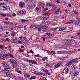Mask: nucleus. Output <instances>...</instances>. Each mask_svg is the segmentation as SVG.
<instances>
[{
	"mask_svg": "<svg viewBox=\"0 0 80 80\" xmlns=\"http://www.w3.org/2000/svg\"><path fill=\"white\" fill-rule=\"evenodd\" d=\"M52 5H53V4L52 2H46V6L48 7H52Z\"/></svg>",
	"mask_w": 80,
	"mask_h": 80,
	"instance_id": "3",
	"label": "nucleus"
},
{
	"mask_svg": "<svg viewBox=\"0 0 80 80\" xmlns=\"http://www.w3.org/2000/svg\"><path fill=\"white\" fill-rule=\"evenodd\" d=\"M9 56H10V57H12V58H14L13 57V55H12L11 54H9Z\"/></svg>",
	"mask_w": 80,
	"mask_h": 80,
	"instance_id": "36",
	"label": "nucleus"
},
{
	"mask_svg": "<svg viewBox=\"0 0 80 80\" xmlns=\"http://www.w3.org/2000/svg\"><path fill=\"white\" fill-rule=\"evenodd\" d=\"M67 57H62V60H66L67 59Z\"/></svg>",
	"mask_w": 80,
	"mask_h": 80,
	"instance_id": "28",
	"label": "nucleus"
},
{
	"mask_svg": "<svg viewBox=\"0 0 80 80\" xmlns=\"http://www.w3.org/2000/svg\"><path fill=\"white\" fill-rule=\"evenodd\" d=\"M4 3L3 2H0V5H3Z\"/></svg>",
	"mask_w": 80,
	"mask_h": 80,
	"instance_id": "51",
	"label": "nucleus"
},
{
	"mask_svg": "<svg viewBox=\"0 0 80 80\" xmlns=\"http://www.w3.org/2000/svg\"><path fill=\"white\" fill-rule=\"evenodd\" d=\"M57 53H58L59 54H60L62 53L61 51L57 52Z\"/></svg>",
	"mask_w": 80,
	"mask_h": 80,
	"instance_id": "38",
	"label": "nucleus"
},
{
	"mask_svg": "<svg viewBox=\"0 0 80 80\" xmlns=\"http://www.w3.org/2000/svg\"><path fill=\"white\" fill-rule=\"evenodd\" d=\"M79 73V72H76L74 73L73 75L75 77V76H77V75H78Z\"/></svg>",
	"mask_w": 80,
	"mask_h": 80,
	"instance_id": "18",
	"label": "nucleus"
},
{
	"mask_svg": "<svg viewBox=\"0 0 80 80\" xmlns=\"http://www.w3.org/2000/svg\"><path fill=\"white\" fill-rule=\"evenodd\" d=\"M30 6H27L26 7V8H28V9H29L30 8Z\"/></svg>",
	"mask_w": 80,
	"mask_h": 80,
	"instance_id": "32",
	"label": "nucleus"
},
{
	"mask_svg": "<svg viewBox=\"0 0 80 80\" xmlns=\"http://www.w3.org/2000/svg\"><path fill=\"white\" fill-rule=\"evenodd\" d=\"M45 51H47V53H50V52L48 50H46Z\"/></svg>",
	"mask_w": 80,
	"mask_h": 80,
	"instance_id": "47",
	"label": "nucleus"
},
{
	"mask_svg": "<svg viewBox=\"0 0 80 80\" xmlns=\"http://www.w3.org/2000/svg\"><path fill=\"white\" fill-rule=\"evenodd\" d=\"M66 30H67L66 28V27H65L59 28V31H60L61 32V31H63V30H65V31H66Z\"/></svg>",
	"mask_w": 80,
	"mask_h": 80,
	"instance_id": "7",
	"label": "nucleus"
},
{
	"mask_svg": "<svg viewBox=\"0 0 80 80\" xmlns=\"http://www.w3.org/2000/svg\"><path fill=\"white\" fill-rule=\"evenodd\" d=\"M35 56V57H40V55L39 54H37V55H36Z\"/></svg>",
	"mask_w": 80,
	"mask_h": 80,
	"instance_id": "53",
	"label": "nucleus"
},
{
	"mask_svg": "<svg viewBox=\"0 0 80 80\" xmlns=\"http://www.w3.org/2000/svg\"><path fill=\"white\" fill-rule=\"evenodd\" d=\"M32 28L33 29H35V28H38V25H34L32 26Z\"/></svg>",
	"mask_w": 80,
	"mask_h": 80,
	"instance_id": "13",
	"label": "nucleus"
},
{
	"mask_svg": "<svg viewBox=\"0 0 80 80\" xmlns=\"http://www.w3.org/2000/svg\"><path fill=\"white\" fill-rule=\"evenodd\" d=\"M8 6H4V10H8Z\"/></svg>",
	"mask_w": 80,
	"mask_h": 80,
	"instance_id": "21",
	"label": "nucleus"
},
{
	"mask_svg": "<svg viewBox=\"0 0 80 80\" xmlns=\"http://www.w3.org/2000/svg\"><path fill=\"white\" fill-rule=\"evenodd\" d=\"M24 47V46H21V48H23Z\"/></svg>",
	"mask_w": 80,
	"mask_h": 80,
	"instance_id": "57",
	"label": "nucleus"
},
{
	"mask_svg": "<svg viewBox=\"0 0 80 80\" xmlns=\"http://www.w3.org/2000/svg\"><path fill=\"white\" fill-rule=\"evenodd\" d=\"M57 3H60V1L59 0H57Z\"/></svg>",
	"mask_w": 80,
	"mask_h": 80,
	"instance_id": "60",
	"label": "nucleus"
},
{
	"mask_svg": "<svg viewBox=\"0 0 80 80\" xmlns=\"http://www.w3.org/2000/svg\"><path fill=\"white\" fill-rule=\"evenodd\" d=\"M1 15L2 16H3V17H6L7 16V15L5 14H1Z\"/></svg>",
	"mask_w": 80,
	"mask_h": 80,
	"instance_id": "26",
	"label": "nucleus"
},
{
	"mask_svg": "<svg viewBox=\"0 0 80 80\" xmlns=\"http://www.w3.org/2000/svg\"><path fill=\"white\" fill-rule=\"evenodd\" d=\"M51 53H53V54H54V55L55 54V51H51Z\"/></svg>",
	"mask_w": 80,
	"mask_h": 80,
	"instance_id": "30",
	"label": "nucleus"
},
{
	"mask_svg": "<svg viewBox=\"0 0 80 80\" xmlns=\"http://www.w3.org/2000/svg\"><path fill=\"white\" fill-rule=\"evenodd\" d=\"M75 66H76V65H72L71 66V68L72 69V70H75L76 69V68H75Z\"/></svg>",
	"mask_w": 80,
	"mask_h": 80,
	"instance_id": "17",
	"label": "nucleus"
},
{
	"mask_svg": "<svg viewBox=\"0 0 80 80\" xmlns=\"http://www.w3.org/2000/svg\"><path fill=\"white\" fill-rule=\"evenodd\" d=\"M40 5L41 6V7H42V8H43V4L42 2H40Z\"/></svg>",
	"mask_w": 80,
	"mask_h": 80,
	"instance_id": "23",
	"label": "nucleus"
},
{
	"mask_svg": "<svg viewBox=\"0 0 80 80\" xmlns=\"http://www.w3.org/2000/svg\"><path fill=\"white\" fill-rule=\"evenodd\" d=\"M0 48H3V46L2 45H0Z\"/></svg>",
	"mask_w": 80,
	"mask_h": 80,
	"instance_id": "40",
	"label": "nucleus"
},
{
	"mask_svg": "<svg viewBox=\"0 0 80 80\" xmlns=\"http://www.w3.org/2000/svg\"><path fill=\"white\" fill-rule=\"evenodd\" d=\"M27 77H28V78H30V75H27Z\"/></svg>",
	"mask_w": 80,
	"mask_h": 80,
	"instance_id": "62",
	"label": "nucleus"
},
{
	"mask_svg": "<svg viewBox=\"0 0 80 80\" xmlns=\"http://www.w3.org/2000/svg\"><path fill=\"white\" fill-rule=\"evenodd\" d=\"M30 53H33V51L32 50L30 51Z\"/></svg>",
	"mask_w": 80,
	"mask_h": 80,
	"instance_id": "48",
	"label": "nucleus"
},
{
	"mask_svg": "<svg viewBox=\"0 0 80 80\" xmlns=\"http://www.w3.org/2000/svg\"><path fill=\"white\" fill-rule=\"evenodd\" d=\"M36 8L37 11H38V10H39L38 9L39 8L38 7H37Z\"/></svg>",
	"mask_w": 80,
	"mask_h": 80,
	"instance_id": "45",
	"label": "nucleus"
},
{
	"mask_svg": "<svg viewBox=\"0 0 80 80\" xmlns=\"http://www.w3.org/2000/svg\"><path fill=\"white\" fill-rule=\"evenodd\" d=\"M45 72H46V73H48V70H45Z\"/></svg>",
	"mask_w": 80,
	"mask_h": 80,
	"instance_id": "52",
	"label": "nucleus"
},
{
	"mask_svg": "<svg viewBox=\"0 0 80 80\" xmlns=\"http://www.w3.org/2000/svg\"><path fill=\"white\" fill-rule=\"evenodd\" d=\"M48 8H44V10H45V11H46V10H48Z\"/></svg>",
	"mask_w": 80,
	"mask_h": 80,
	"instance_id": "55",
	"label": "nucleus"
},
{
	"mask_svg": "<svg viewBox=\"0 0 80 80\" xmlns=\"http://www.w3.org/2000/svg\"><path fill=\"white\" fill-rule=\"evenodd\" d=\"M38 30L39 31H41L42 30V28H38Z\"/></svg>",
	"mask_w": 80,
	"mask_h": 80,
	"instance_id": "56",
	"label": "nucleus"
},
{
	"mask_svg": "<svg viewBox=\"0 0 80 80\" xmlns=\"http://www.w3.org/2000/svg\"><path fill=\"white\" fill-rule=\"evenodd\" d=\"M3 23L6 25H10V22L4 21Z\"/></svg>",
	"mask_w": 80,
	"mask_h": 80,
	"instance_id": "10",
	"label": "nucleus"
},
{
	"mask_svg": "<svg viewBox=\"0 0 80 80\" xmlns=\"http://www.w3.org/2000/svg\"><path fill=\"white\" fill-rule=\"evenodd\" d=\"M44 15L46 16H49L50 15V13L49 11H48L47 12L45 13Z\"/></svg>",
	"mask_w": 80,
	"mask_h": 80,
	"instance_id": "11",
	"label": "nucleus"
},
{
	"mask_svg": "<svg viewBox=\"0 0 80 80\" xmlns=\"http://www.w3.org/2000/svg\"><path fill=\"white\" fill-rule=\"evenodd\" d=\"M42 38H43V39L42 40L43 41H45V36H44V37H42Z\"/></svg>",
	"mask_w": 80,
	"mask_h": 80,
	"instance_id": "34",
	"label": "nucleus"
},
{
	"mask_svg": "<svg viewBox=\"0 0 80 80\" xmlns=\"http://www.w3.org/2000/svg\"><path fill=\"white\" fill-rule=\"evenodd\" d=\"M72 65V64L71 63L70 61L66 63V66H69V65Z\"/></svg>",
	"mask_w": 80,
	"mask_h": 80,
	"instance_id": "16",
	"label": "nucleus"
},
{
	"mask_svg": "<svg viewBox=\"0 0 80 80\" xmlns=\"http://www.w3.org/2000/svg\"><path fill=\"white\" fill-rule=\"evenodd\" d=\"M47 22V23H48V24L49 25V24H50V23H51V22L49 21L48 22Z\"/></svg>",
	"mask_w": 80,
	"mask_h": 80,
	"instance_id": "44",
	"label": "nucleus"
},
{
	"mask_svg": "<svg viewBox=\"0 0 80 80\" xmlns=\"http://www.w3.org/2000/svg\"><path fill=\"white\" fill-rule=\"evenodd\" d=\"M69 70H70V68H68L65 71L66 74H67L68 73V72Z\"/></svg>",
	"mask_w": 80,
	"mask_h": 80,
	"instance_id": "19",
	"label": "nucleus"
},
{
	"mask_svg": "<svg viewBox=\"0 0 80 80\" xmlns=\"http://www.w3.org/2000/svg\"><path fill=\"white\" fill-rule=\"evenodd\" d=\"M23 42L24 43H27V41H26L25 40H24Z\"/></svg>",
	"mask_w": 80,
	"mask_h": 80,
	"instance_id": "42",
	"label": "nucleus"
},
{
	"mask_svg": "<svg viewBox=\"0 0 80 80\" xmlns=\"http://www.w3.org/2000/svg\"><path fill=\"white\" fill-rule=\"evenodd\" d=\"M2 64H3V65H7V63H6V62H3Z\"/></svg>",
	"mask_w": 80,
	"mask_h": 80,
	"instance_id": "39",
	"label": "nucleus"
},
{
	"mask_svg": "<svg viewBox=\"0 0 80 80\" xmlns=\"http://www.w3.org/2000/svg\"><path fill=\"white\" fill-rule=\"evenodd\" d=\"M8 54H5V57H8Z\"/></svg>",
	"mask_w": 80,
	"mask_h": 80,
	"instance_id": "50",
	"label": "nucleus"
},
{
	"mask_svg": "<svg viewBox=\"0 0 80 80\" xmlns=\"http://www.w3.org/2000/svg\"><path fill=\"white\" fill-rule=\"evenodd\" d=\"M2 67H4L6 70L10 69V67L9 66V65H8V64H6L5 65H2Z\"/></svg>",
	"mask_w": 80,
	"mask_h": 80,
	"instance_id": "1",
	"label": "nucleus"
},
{
	"mask_svg": "<svg viewBox=\"0 0 80 80\" xmlns=\"http://www.w3.org/2000/svg\"><path fill=\"white\" fill-rule=\"evenodd\" d=\"M77 35H80V32H79L78 33H77Z\"/></svg>",
	"mask_w": 80,
	"mask_h": 80,
	"instance_id": "63",
	"label": "nucleus"
},
{
	"mask_svg": "<svg viewBox=\"0 0 80 80\" xmlns=\"http://www.w3.org/2000/svg\"><path fill=\"white\" fill-rule=\"evenodd\" d=\"M62 65V62L61 61H59L58 62V63L56 64V65L55 66V68H57L59 66H60V65Z\"/></svg>",
	"mask_w": 80,
	"mask_h": 80,
	"instance_id": "2",
	"label": "nucleus"
},
{
	"mask_svg": "<svg viewBox=\"0 0 80 80\" xmlns=\"http://www.w3.org/2000/svg\"><path fill=\"white\" fill-rule=\"evenodd\" d=\"M77 80H80V78H78L77 79Z\"/></svg>",
	"mask_w": 80,
	"mask_h": 80,
	"instance_id": "64",
	"label": "nucleus"
},
{
	"mask_svg": "<svg viewBox=\"0 0 80 80\" xmlns=\"http://www.w3.org/2000/svg\"><path fill=\"white\" fill-rule=\"evenodd\" d=\"M68 7H72L71 4H68Z\"/></svg>",
	"mask_w": 80,
	"mask_h": 80,
	"instance_id": "58",
	"label": "nucleus"
},
{
	"mask_svg": "<svg viewBox=\"0 0 80 80\" xmlns=\"http://www.w3.org/2000/svg\"><path fill=\"white\" fill-rule=\"evenodd\" d=\"M5 6H0V10H5Z\"/></svg>",
	"mask_w": 80,
	"mask_h": 80,
	"instance_id": "14",
	"label": "nucleus"
},
{
	"mask_svg": "<svg viewBox=\"0 0 80 80\" xmlns=\"http://www.w3.org/2000/svg\"><path fill=\"white\" fill-rule=\"evenodd\" d=\"M30 63H32V64H34V65L37 64V62L36 61H35L32 60H30Z\"/></svg>",
	"mask_w": 80,
	"mask_h": 80,
	"instance_id": "8",
	"label": "nucleus"
},
{
	"mask_svg": "<svg viewBox=\"0 0 80 80\" xmlns=\"http://www.w3.org/2000/svg\"><path fill=\"white\" fill-rule=\"evenodd\" d=\"M4 56H5V53L4 52L3 53H2V54H0V58H2V57H4Z\"/></svg>",
	"mask_w": 80,
	"mask_h": 80,
	"instance_id": "15",
	"label": "nucleus"
},
{
	"mask_svg": "<svg viewBox=\"0 0 80 80\" xmlns=\"http://www.w3.org/2000/svg\"><path fill=\"white\" fill-rule=\"evenodd\" d=\"M56 8H57V7L55 6V5H53L52 6L51 10L53 11V10H55Z\"/></svg>",
	"mask_w": 80,
	"mask_h": 80,
	"instance_id": "9",
	"label": "nucleus"
},
{
	"mask_svg": "<svg viewBox=\"0 0 80 80\" xmlns=\"http://www.w3.org/2000/svg\"><path fill=\"white\" fill-rule=\"evenodd\" d=\"M61 53L62 54H64V53H65V52L64 51H61Z\"/></svg>",
	"mask_w": 80,
	"mask_h": 80,
	"instance_id": "33",
	"label": "nucleus"
},
{
	"mask_svg": "<svg viewBox=\"0 0 80 80\" xmlns=\"http://www.w3.org/2000/svg\"><path fill=\"white\" fill-rule=\"evenodd\" d=\"M24 29L25 30H27V28H26V26H25L24 27Z\"/></svg>",
	"mask_w": 80,
	"mask_h": 80,
	"instance_id": "59",
	"label": "nucleus"
},
{
	"mask_svg": "<svg viewBox=\"0 0 80 80\" xmlns=\"http://www.w3.org/2000/svg\"><path fill=\"white\" fill-rule=\"evenodd\" d=\"M19 12L20 13V14L22 15V12H23V11H22L21 10L20 11H19Z\"/></svg>",
	"mask_w": 80,
	"mask_h": 80,
	"instance_id": "31",
	"label": "nucleus"
},
{
	"mask_svg": "<svg viewBox=\"0 0 80 80\" xmlns=\"http://www.w3.org/2000/svg\"><path fill=\"white\" fill-rule=\"evenodd\" d=\"M20 52H23V50L22 49H20Z\"/></svg>",
	"mask_w": 80,
	"mask_h": 80,
	"instance_id": "46",
	"label": "nucleus"
},
{
	"mask_svg": "<svg viewBox=\"0 0 80 80\" xmlns=\"http://www.w3.org/2000/svg\"><path fill=\"white\" fill-rule=\"evenodd\" d=\"M66 43H72V39H68L66 41Z\"/></svg>",
	"mask_w": 80,
	"mask_h": 80,
	"instance_id": "12",
	"label": "nucleus"
},
{
	"mask_svg": "<svg viewBox=\"0 0 80 80\" xmlns=\"http://www.w3.org/2000/svg\"><path fill=\"white\" fill-rule=\"evenodd\" d=\"M70 62H71V64H72V63H74V62H75V60L70 61Z\"/></svg>",
	"mask_w": 80,
	"mask_h": 80,
	"instance_id": "22",
	"label": "nucleus"
},
{
	"mask_svg": "<svg viewBox=\"0 0 80 80\" xmlns=\"http://www.w3.org/2000/svg\"><path fill=\"white\" fill-rule=\"evenodd\" d=\"M15 32H14L13 31L12 34L11 35V36H12V37H14V36H15Z\"/></svg>",
	"mask_w": 80,
	"mask_h": 80,
	"instance_id": "29",
	"label": "nucleus"
},
{
	"mask_svg": "<svg viewBox=\"0 0 80 80\" xmlns=\"http://www.w3.org/2000/svg\"><path fill=\"white\" fill-rule=\"evenodd\" d=\"M30 78V79H35V78H35V77L33 76V77H31Z\"/></svg>",
	"mask_w": 80,
	"mask_h": 80,
	"instance_id": "27",
	"label": "nucleus"
},
{
	"mask_svg": "<svg viewBox=\"0 0 80 80\" xmlns=\"http://www.w3.org/2000/svg\"><path fill=\"white\" fill-rule=\"evenodd\" d=\"M18 73H20V74H21L22 72L20 71H18Z\"/></svg>",
	"mask_w": 80,
	"mask_h": 80,
	"instance_id": "43",
	"label": "nucleus"
},
{
	"mask_svg": "<svg viewBox=\"0 0 80 80\" xmlns=\"http://www.w3.org/2000/svg\"><path fill=\"white\" fill-rule=\"evenodd\" d=\"M48 17H44L43 18V20H47V19H48Z\"/></svg>",
	"mask_w": 80,
	"mask_h": 80,
	"instance_id": "24",
	"label": "nucleus"
},
{
	"mask_svg": "<svg viewBox=\"0 0 80 80\" xmlns=\"http://www.w3.org/2000/svg\"><path fill=\"white\" fill-rule=\"evenodd\" d=\"M60 9L59 8L57 10H56L54 11V13H55L57 15H58V14H59V12H60Z\"/></svg>",
	"mask_w": 80,
	"mask_h": 80,
	"instance_id": "5",
	"label": "nucleus"
},
{
	"mask_svg": "<svg viewBox=\"0 0 80 80\" xmlns=\"http://www.w3.org/2000/svg\"><path fill=\"white\" fill-rule=\"evenodd\" d=\"M21 21H22V23H24V22H27V21H28V20H25L23 19H22Z\"/></svg>",
	"mask_w": 80,
	"mask_h": 80,
	"instance_id": "25",
	"label": "nucleus"
},
{
	"mask_svg": "<svg viewBox=\"0 0 80 80\" xmlns=\"http://www.w3.org/2000/svg\"><path fill=\"white\" fill-rule=\"evenodd\" d=\"M6 74L7 75V76H9V77H10L11 76V75H10V72H6Z\"/></svg>",
	"mask_w": 80,
	"mask_h": 80,
	"instance_id": "20",
	"label": "nucleus"
},
{
	"mask_svg": "<svg viewBox=\"0 0 80 80\" xmlns=\"http://www.w3.org/2000/svg\"><path fill=\"white\" fill-rule=\"evenodd\" d=\"M18 43H22V42L20 41V40H18Z\"/></svg>",
	"mask_w": 80,
	"mask_h": 80,
	"instance_id": "41",
	"label": "nucleus"
},
{
	"mask_svg": "<svg viewBox=\"0 0 80 80\" xmlns=\"http://www.w3.org/2000/svg\"><path fill=\"white\" fill-rule=\"evenodd\" d=\"M22 38H23V36L19 37V38H20V39H22Z\"/></svg>",
	"mask_w": 80,
	"mask_h": 80,
	"instance_id": "61",
	"label": "nucleus"
},
{
	"mask_svg": "<svg viewBox=\"0 0 80 80\" xmlns=\"http://www.w3.org/2000/svg\"><path fill=\"white\" fill-rule=\"evenodd\" d=\"M25 12H26L25 11H22V14H25Z\"/></svg>",
	"mask_w": 80,
	"mask_h": 80,
	"instance_id": "49",
	"label": "nucleus"
},
{
	"mask_svg": "<svg viewBox=\"0 0 80 80\" xmlns=\"http://www.w3.org/2000/svg\"><path fill=\"white\" fill-rule=\"evenodd\" d=\"M10 62L13 64L14 65H17V62L13 59H11L10 60Z\"/></svg>",
	"mask_w": 80,
	"mask_h": 80,
	"instance_id": "4",
	"label": "nucleus"
},
{
	"mask_svg": "<svg viewBox=\"0 0 80 80\" xmlns=\"http://www.w3.org/2000/svg\"><path fill=\"white\" fill-rule=\"evenodd\" d=\"M73 42H75V40H73V39H72L71 43H72Z\"/></svg>",
	"mask_w": 80,
	"mask_h": 80,
	"instance_id": "37",
	"label": "nucleus"
},
{
	"mask_svg": "<svg viewBox=\"0 0 80 80\" xmlns=\"http://www.w3.org/2000/svg\"><path fill=\"white\" fill-rule=\"evenodd\" d=\"M2 31H3V29L1 28H0V32H1Z\"/></svg>",
	"mask_w": 80,
	"mask_h": 80,
	"instance_id": "54",
	"label": "nucleus"
},
{
	"mask_svg": "<svg viewBox=\"0 0 80 80\" xmlns=\"http://www.w3.org/2000/svg\"><path fill=\"white\" fill-rule=\"evenodd\" d=\"M38 75H42V72H38Z\"/></svg>",
	"mask_w": 80,
	"mask_h": 80,
	"instance_id": "35",
	"label": "nucleus"
},
{
	"mask_svg": "<svg viewBox=\"0 0 80 80\" xmlns=\"http://www.w3.org/2000/svg\"><path fill=\"white\" fill-rule=\"evenodd\" d=\"M25 3L24 2H20V3L19 4V7H21V8H23V6L25 5Z\"/></svg>",
	"mask_w": 80,
	"mask_h": 80,
	"instance_id": "6",
	"label": "nucleus"
}]
</instances>
